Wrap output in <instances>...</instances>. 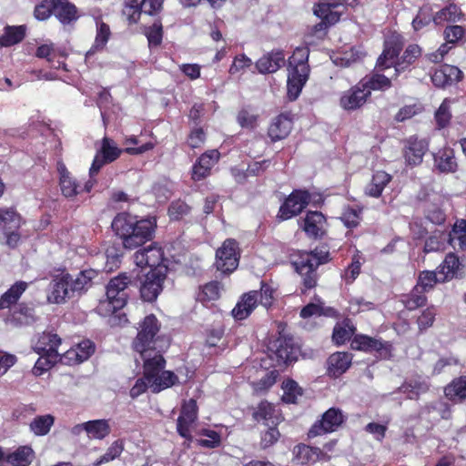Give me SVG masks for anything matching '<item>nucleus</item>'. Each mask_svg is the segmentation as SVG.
Here are the masks:
<instances>
[{
    "label": "nucleus",
    "mask_w": 466,
    "mask_h": 466,
    "mask_svg": "<svg viewBox=\"0 0 466 466\" xmlns=\"http://www.w3.org/2000/svg\"><path fill=\"white\" fill-rule=\"evenodd\" d=\"M157 319L148 315L144 319L140 329L133 341L134 350L144 361V375L152 392L158 393L178 382L177 376L170 370H163L166 360L157 350L159 338Z\"/></svg>",
    "instance_id": "obj_1"
},
{
    "label": "nucleus",
    "mask_w": 466,
    "mask_h": 466,
    "mask_svg": "<svg viewBox=\"0 0 466 466\" xmlns=\"http://www.w3.org/2000/svg\"><path fill=\"white\" fill-rule=\"evenodd\" d=\"M113 230L122 239L126 248L134 249L153 238L155 219H141L126 214H118L111 225Z\"/></svg>",
    "instance_id": "obj_2"
},
{
    "label": "nucleus",
    "mask_w": 466,
    "mask_h": 466,
    "mask_svg": "<svg viewBox=\"0 0 466 466\" xmlns=\"http://www.w3.org/2000/svg\"><path fill=\"white\" fill-rule=\"evenodd\" d=\"M96 276L93 269L83 270L76 275L69 273L54 278L49 285L47 300L51 303L61 304L67 299L80 296L92 285V279Z\"/></svg>",
    "instance_id": "obj_3"
},
{
    "label": "nucleus",
    "mask_w": 466,
    "mask_h": 466,
    "mask_svg": "<svg viewBox=\"0 0 466 466\" xmlns=\"http://www.w3.org/2000/svg\"><path fill=\"white\" fill-rule=\"evenodd\" d=\"M309 49L307 46L297 47L289 58V76L287 83L288 96L290 100H296L309 74L308 64Z\"/></svg>",
    "instance_id": "obj_4"
},
{
    "label": "nucleus",
    "mask_w": 466,
    "mask_h": 466,
    "mask_svg": "<svg viewBox=\"0 0 466 466\" xmlns=\"http://www.w3.org/2000/svg\"><path fill=\"white\" fill-rule=\"evenodd\" d=\"M130 284L131 279L126 274L111 279L106 285V301L100 303L99 310L105 309L107 312H115L122 309L127 301V289Z\"/></svg>",
    "instance_id": "obj_5"
},
{
    "label": "nucleus",
    "mask_w": 466,
    "mask_h": 466,
    "mask_svg": "<svg viewBox=\"0 0 466 466\" xmlns=\"http://www.w3.org/2000/svg\"><path fill=\"white\" fill-rule=\"evenodd\" d=\"M269 357L275 359L278 365L289 364L296 361L299 353V348L294 342V339L286 334L269 341L268 346Z\"/></svg>",
    "instance_id": "obj_6"
},
{
    "label": "nucleus",
    "mask_w": 466,
    "mask_h": 466,
    "mask_svg": "<svg viewBox=\"0 0 466 466\" xmlns=\"http://www.w3.org/2000/svg\"><path fill=\"white\" fill-rule=\"evenodd\" d=\"M328 254L319 256L316 252H305L294 262L296 270L303 278V285L306 289H312L317 284L318 267L327 261Z\"/></svg>",
    "instance_id": "obj_7"
},
{
    "label": "nucleus",
    "mask_w": 466,
    "mask_h": 466,
    "mask_svg": "<svg viewBox=\"0 0 466 466\" xmlns=\"http://www.w3.org/2000/svg\"><path fill=\"white\" fill-rule=\"evenodd\" d=\"M162 5L163 0H125L122 13L130 25L137 24L142 14L155 15Z\"/></svg>",
    "instance_id": "obj_8"
},
{
    "label": "nucleus",
    "mask_w": 466,
    "mask_h": 466,
    "mask_svg": "<svg viewBox=\"0 0 466 466\" xmlns=\"http://www.w3.org/2000/svg\"><path fill=\"white\" fill-rule=\"evenodd\" d=\"M122 151L123 150L116 146L113 139L105 137L101 140L100 148L97 149L89 169L90 177L96 176L105 165L116 160L120 157Z\"/></svg>",
    "instance_id": "obj_9"
},
{
    "label": "nucleus",
    "mask_w": 466,
    "mask_h": 466,
    "mask_svg": "<svg viewBox=\"0 0 466 466\" xmlns=\"http://www.w3.org/2000/svg\"><path fill=\"white\" fill-rule=\"evenodd\" d=\"M239 254L238 243L234 239H227L216 252V267L223 273H230L238 265Z\"/></svg>",
    "instance_id": "obj_10"
},
{
    "label": "nucleus",
    "mask_w": 466,
    "mask_h": 466,
    "mask_svg": "<svg viewBox=\"0 0 466 466\" xmlns=\"http://www.w3.org/2000/svg\"><path fill=\"white\" fill-rule=\"evenodd\" d=\"M167 268H158L149 270L140 288L141 298L145 301L152 302L157 299L162 290V285L166 279Z\"/></svg>",
    "instance_id": "obj_11"
},
{
    "label": "nucleus",
    "mask_w": 466,
    "mask_h": 466,
    "mask_svg": "<svg viewBox=\"0 0 466 466\" xmlns=\"http://www.w3.org/2000/svg\"><path fill=\"white\" fill-rule=\"evenodd\" d=\"M310 197V193L307 190H294L281 205L279 217L286 220L297 216L309 203Z\"/></svg>",
    "instance_id": "obj_12"
},
{
    "label": "nucleus",
    "mask_w": 466,
    "mask_h": 466,
    "mask_svg": "<svg viewBox=\"0 0 466 466\" xmlns=\"http://www.w3.org/2000/svg\"><path fill=\"white\" fill-rule=\"evenodd\" d=\"M344 420V415L339 409L330 408L323 415L322 419L317 421L309 430V437H315L327 432L336 431Z\"/></svg>",
    "instance_id": "obj_13"
},
{
    "label": "nucleus",
    "mask_w": 466,
    "mask_h": 466,
    "mask_svg": "<svg viewBox=\"0 0 466 466\" xmlns=\"http://www.w3.org/2000/svg\"><path fill=\"white\" fill-rule=\"evenodd\" d=\"M403 46L401 37L399 35H393L388 38L384 43V49L382 54L377 60V68L384 70L390 68L397 63V56L400 53Z\"/></svg>",
    "instance_id": "obj_14"
},
{
    "label": "nucleus",
    "mask_w": 466,
    "mask_h": 466,
    "mask_svg": "<svg viewBox=\"0 0 466 466\" xmlns=\"http://www.w3.org/2000/svg\"><path fill=\"white\" fill-rule=\"evenodd\" d=\"M351 348L357 350L377 351L380 357L388 358L390 355L391 345L380 339L366 335H357L351 341Z\"/></svg>",
    "instance_id": "obj_15"
},
{
    "label": "nucleus",
    "mask_w": 466,
    "mask_h": 466,
    "mask_svg": "<svg viewBox=\"0 0 466 466\" xmlns=\"http://www.w3.org/2000/svg\"><path fill=\"white\" fill-rule=\"evenodd\" d=\"M314 15L321 19L312 27V34L319 36L324 35L327 28L336 24L342 15V11H331L322 1L314 7Z\"/></svg>",
    "instance_id": "obj_16"
},
{
    "label": "nucleus",
    "mask_w": 466,
    "mask_h": 466,
    "mask_svg": "<svg viewBox=\"0 0 466 466\" xmlns=\"http://www.w3.org/2000/svg\"><path fill=\"white\" fill-rule=\"evenodd\" d=\"M134 261L138 267H148L150 270L158 268H167L162 265L163 251L161 248L150 245L147 248L137 250L134 255Z\"/></svg>",
    "instance_id": "obj_17"
},
{
    "label": "nucleus",
    "mask_w": 466,
    "mask_h": 466,
    "mask_svg": "<svg viewBox=\"0 0 466 466\" xmlns=\"http://www.w3.org/2000/svg\"><path fill=\"white\" fill-rule=\"evenodd\" d=\"M198 407L195 400L190 399L182 406L181 413L177 419V429L185 439H190V426L197 419Z\"/></svg>",
    "instance_id": "obj_18"
},
{
    "label": "nucleus",
    "mask_w": 466,
    "mask_h": 466,
    "mask_svg": "<svg viewBox=\"0 0 466 466\" xmlns=\"http://www.w3.org/2000/svg\"><path fill=\"white\" fill-rule=\"evenodd\" d=\"M427 150L428 143L424 139L410 137L407 139L404 147V157L407 164L410 166L420 165Z\"/></svg>",
    "instance_id": "obj_19"
},
{
    "label": "nucleus",
    "mask_w": 466,
    "mask_h": 466,
    "mask_svg": "<svg viewBox=\"0 0 466 466\" xmlns=\"http://www.w3.org/2000/svg\"><path fill=\"white\" fill-rule=\"evenodd\" d=\"M325 225L326 218L322 213L309 211L302 220L301 228L309 237L318 238L324 235Z\"/></svg>",
    "instance_id": "obj_20"
},
{
    "label": "nucleus",
    "mask_w": 466,
    "mask_h": 466,
    "mask_svg": "<svg viewBox=\"0 0 466 466\" xmlns=\"http://www.w3.org/2000/svg\"><path fill=\"white\" fill-rule=\"evenodd\" d=\"M437 268L438 273L441 274V280L446 282L452 279L461 277L463 265L457 255L450 252Z\"/></svg>",
    "instance_id": "obj_21"
},
{
    "label": "nucleus",
    "mask_w": 466,
    "mask_h": 466,
    "mask_svg": "<svg viewBox=\"0 0 466 466\" xmlns=\"http://www.w3.org/2000/svg\"><path fill=\"white\" fill-rule=\"evenodd\" d=\"M370 95V90L361 86L360 82L356 86L343 94L340 98V105L347 110H354L361 106Z\"/></svg>",
    "instance_id": "obj_22"
},
{
    "label": "nucleus",
    "mask_w": 466,
    "mask_h": 466,
    "mask_svg": "<svg viewBox=\"0 0 466 466\" xmlns=\"http://www.w3.org/2000/svg\"><path fill=\"white\" fill-rule=\"evenodd\" d=\"M219 153L218 150H209L202 154L192 168V178L201 180L209 175L210 169L218 162Z\"/></svg>",
    "instance_id": "obj_23"
},
{
    "label": "nucleus",
    "mask_w": 466,
    "mask_h": 466,
    "mask_svg": "<svg viewBox=\"0 0 466 466\" xmlns=\"http://www.w3.org/2000/svg\"><path fill=\"white\" fill-rule=\"evenodd\" d=\"M35 459V452L29 446H21L14 452L1 459L0 466H29Z\"/></svg>",
    "instance_id": "obj_24"
},
{
    "label": "nucleus",
    "mask_w": 466,
    "mask_h": 466,
    "mask_svg": "<svg viewBox=\"0 0 466 466\" xmlns=\"http://www.w3.org/2000/svg\"><path fill=\"white\" fill-rule=\"evenodd\" d=\"M285 63V56L283 51L276 50L260 57L256 66L259 73L269 74L274 73L279 69Z\"/></svg>",
    "instance_id": "obj_25"
},
{
    "label": "nucleus",
    "mask_w": 466,
    "mask_h": 466,
    "mask_svg": "<svg viewBox=\"0 0 466 466\" xmlns=\"http://www.w3.org/2000/svg\"><path fill=\"white\" fill-rule=\"evenodd\" d=\"M291 129V119L288 116L281 114L272 120L268 134L270 139L275 142L286 138Z\"/></svg>",
    "instance_id": "obj_26"
},
{
    "label": "nucleus",
    "mask_w": 466,
    "mask_h": 466,
    "mask_svg": "<svg viewBox=\"0 0 466 466\" xmlns=\"http://www.w3.org/2000/svg\"><path fill=\"white\" fill-rule=\"evenodd\" d=\"M258 302V294L256 290L245 294L241 300L238 302L232 309V315L236 319H245L248 318Z\"/></svg>",
    "instance_id": "obj_27"
},
{
    "label": "nucleus",
    "mask_w": 466,
    "mask_h": 466,
    "mask_svg": "<svg viewBox=\"0 0 466 466\" xmlns=\"http://www.w3.org/2000/svg\"><path fill=\"white\" fill-rule=\"evenodd\" d=\"M35 321V309L25 303L18 304L7 319V322L15 327L30 325Z\"/></svg>",
    "instance_id": "obj_28"
},
{
    "label": "nucleus",
    "mask_w": 466,
    "mask_h": 466,
    "mask_svg": "<svg viewBox=\"0 0 466 466\" xmlns=\"http://www.w3.org/2000/svg\"><path fill=\"white\" fill-rule=\"evenodd\" d=\"M352 358L347 352H336L328 359L329 373L337 378L344 373L350 366Z\"/></svg>",
    "instance_id": "obj_29"
},
{
    "label": "nucleus",
    "mask_w": 466,
    "mask_h": 466,
    "mask_svg": "<svg viewBox=\"0 0 466 466\" xmlns=\"http://www.w3.org/2000/svg\"><path fill=\"white\" fill-rule=\"evenodd\" d=\"M434 166L441 173H453L457 170L458 164L454 152L451 148L439 150L434 154Z\"/></svg>",
    "instance_id": "obj_30"
},
{
    "label": "nucleus",
    "mask_w": 466,
    "mask_h": 466,
    "mask_svg": "<svg viewBox=\"0 0 466 466\" xmlns=\"http://www.w3.org/2000/svg\"><path fill=\"white\" fill-rule=\"evenodd\" d=\"M54 15L63 25H69L78 18L76 7L68 0H56Z\"/></svg>",
    "instance_id": "obj_31"
},
{
    "label": "nucleus",
    "mask_w": 466,
    "mask_h": 466,
    "mask_svg": "<svg viewBox=\"0 0 466 466\" xmlns=\"http://www.w3.org/2000/svg\"><path fill=\"white\" fill-rule=\"evenodd\" d=\"M27 287L28 284L25 281H17L12 285L10 289L0 297V310L10 309L12 306L15 305Z\"/></svg>",
    "instance_id": "obj_32"
},
{
    "label": "nucleus",
    "mask_w": 466,
    "mask_h": 466,
    "mask_svg": "<svg viewBox=\"0 0 466 466\" xmlns=\"http://www.w3.org/2000/svg\"><path fill=\"white\" fill-rule=\"evenodd\" d=\"M61 345V339L57 334L52 332H43L34 345V350L36 353H50L58 351V346Z\"/></svg>",
    "instance_id": "obj_33"
},
{
    "label": "nucleus",
    "mask_w": 466,
    "mask_h": 466,
    "mask_svg": "<svg viewBox=\"0 0 466 466\" xmlns=\"http://www.w3.org/2000/svg\"><path fill=\"white\" fill-rule=\"evenodd\" d=\"M391 176L385 171H377L373 174L370 182L365 187V194L372 197H380L385 187L390 182Z\"/></svg>",
    "instance_id": "obj_34"
},
{
    "label": "nucleus",
    "mask_w": 466,
    "mask_h": 466,
    "mask_svg": "<svg viewBox=\"0 0 466 466\" xmlns=\"http://www.w3.org/2000/svg\"><path fill=\"white\" fill-rule=\"evenodd\" d=\"M321 451L319 448L299 444L293 449L294 461L297 464H308L319 460Z\"/></svg>",
    "instance_id": "obj_35"
},
{
    "label": "nucleus",
    "mask_w": 466,
    "mask_h": 466,
    "mask_svg": "<svg viewBox=\"0 0 466 466\" xmlns=\"http://www.w3.org/2000/svg\"><path fill=\"white\" fill-rule=\"evenodd\" d=\"M21 216L15 208H0V231L18 230L21 227Z\"/></svg>",
    "instance_id": "obj_36"
},
{
    "label": "nucleus",
    "mask_w": 466,
    "mask_h": 466,
    "mask_svg": "<svg viewBox=\"0 0 466 466\" xmlns=\"http://www.w3.org/2000/svg\"><path fill=\"white\" fill-rule=\"evenodd\" d=\"M25 35V25H6L0 36V46H11L20 43Z\"/></svg>",
    "instance_id": "obj_37"
},
{
    "label": "nucleus",
    "mask_w": 466,
    "mask_h": 466,
    "mask_svg": "<svg viewBox=\"0 0 466 466\" xmlns=\"http://www.w3.org/2000/svg\"><path fill=\"white\" fill-rule=\"evenodd\" d=\"M421 54L420 47L417 45L409 46L402 56L395 63V74L397 76L400 73L405 71Z\"/></svg>",
    "instance_id": "obj_38"
},
{
    "label": "nucleus",
    "mask_w": 466,
    "mask_h": 466,
    "mask_svg": "<svg viewBox=\"0 0 466 466\" xmlns=\"http://www.w3.org/2000/svg\"><path fill=\"white\" fill-rule=\"evenodd\" d=\"M276 410L272 404L268 401H262L253 413V417L257 421H264V424L277 425L279 422L278 416L275 415Z\"/></svg>",
    "instance_id": "obj_39"
},
{
    "label": "nucleus",
    "mask_w": 466,
    "mask_h": 466,
    "mask_svg": "<svg viewBox=\"0 0 466 466\" xmlns=\"http://www.w3.org/2000/svg\"><path fill=\"white\" fill-rule=\"evenodd\" d=\"M110 425L106 420H94L86 421V433L90 439L103 440L109 435Z\"/></svg>",
    "instance_id": "obj_40"
},
{
    "label": "nucleus",
    "mask_w": 466,
    "mask_h": 466,
    "mask_svg": "<svg viewBox=\"0 0 466 466\" xmlns=\"http://www.w3.org/2000/svg\"><path fill=\"white\" fill-rule=\"evenodd\" d=\"M40 357L36 360L33 372L36 376L42 375L59 361L60 352L51 351L50 353H38Z\"/></svg>",
    "instance_id": "obj_41"
},
{
    "label": "nucleus",
    "mask_w": 466,
    "mask_h": 466,
    "mask_svg": "<svg viewBox=\"0 0 466 466\" xmlns=\"http://www.w3.org/2000/svg\"><path fill=\"white\" fill-rule=\"evenodd\" d=\"M451 244L455 248L459 247L462 251H466V220L457 221L450 234Z\"/></svg>",
    "instance_id": "obj_42"
},
{
    "label": "nucleus",
    "mask_w": 466,
    "mask_h": 466,
    "mask_svg": "<svg viewBox=\"0 0 466 466\" xmlns=\"http://www.w3.org/2000/svg\"><path fill=\"white\" fill-rule=\"evenodd\" d=\"M444 282L441 280V274L438 273V268H436L435 271L424 270L420 272L416 286L422 291L427 292L432 289L437 283Z\"/></svg>",
    "instance_id": "obj_43"
},
{
    "label": "nucleus",
    "mask_w": 466,
    "mask_h": 466,
    "mask_svg": "<svg viewBox=\"0 0 466 466\" xmlns=\"http://www.w3.org/2000/svg\"><path fill=\"white\" fill-rule=\"evenodd\" d=\"M55 418L50 415L36 416L30 423V430L37 436H44L50 431Z\"/></svg>",
    "instance_id": "obj_44"
},
{
    "label": "nucleus",
    "mask_w": 466,
    "mask_h": 466,
    "mask_svg": "<svg viewBox=\"0 0 466 466\" xmlns=\"http://www.w3.org/2000/svg\"><path fill=\"white\" fill-rule=\"evenodd\" d=\"M461 15L460 8L456 5L451 4L435 14L433 22L435 25H441L444 22H456L460 19Z\"/></svg>",
    "instance_id": "obj_45"
},
{
    "label": "nucleus",
    "mask_w": 466,
    "mask_h": 466,
    "mask_svg": "<svg viewBox=\"0 0 466 466\" xmlns=\"http://www.w3.org/2000/svg\"><path fill=\"white\" fill-rule=\"evenodd\" d=\"M445 394L451 400L466 399V376H461L453 380L446 388Z\"/></svg>",
    "instance_id": "obj_46"
},
{
    "label": "nucleus",
    "mask_w": 466,
    "mask_h": 466,
    "mask_svg": "<svg viewBox=\"0 0 466 466\" xmlns=\"http://www.w3.org/2000/svg\"><path fill=\"white\" fill-rule=\"evenodd\" d=\"M429 390V385L425 381L410 380L402 384L399 390L407 395L410 400L417 399L421 393H425Z\"/></svg>",
    "instance_id": "obj_47"
},
{
    "label": "nucleus",
    "mask_w": 466,
    "mask_h": 466,
    "mask_svg": "<svg viewBox=\"0 0 466 466\" xmlns=\"http://www.w3.org/2000/svg\"><path fill=\"white\" fill-rule=\"evenodd\" d=\"M361 86L372 90H385L390 87L391 82L390 79L384 75L374 74L370 77L364 78L360 81Z\"/></svg>",
    "instance_id": "obj_48"
},
{
    "label": "nucleus",
    "mask_w": 466,
    "mask_h": 466,
    "mask_svg": "<svg viewBox=\"0 0 466 466\" xmlns=\"http://www.w3.org/2000/svg\"><path fill=\"white\" fill-rule=\"evenodd\" d=\"M221 287L217 281H211L204 285L198 293V300L208 303L218 299L220 296Z\"/></svg>",
    "instance_id": "obj_49"
},
{
    "label": "nucleus",
    "mask_w": 466,
    "mask_h": 466,
    "mask_svg": "<svg viewBox=\"0 0 466 466\" xmlns=\"http://www.w3.org/2000/svg\"><path fill=\"white\" fill-rule=\"evenodd\" d=\"M355 332V328L350 320H345L340 325L335 326L332 339L336 344L340 345L349 340Z\"/></svg>",
    "instance_id": "obj_50"
},
{
    "label": "nucleus",
    "mask_w": 466,
    "mask_h": 466,
    "mask_svg": "<svg viewBox=\"0 0 466 466\" xmlns=\"http://www.w3.org/2000/svg\"><path fill=\"white\" fill-rule=\"evenodd\" d=\"M454 101V99L445 98L437 109L435 120L439 128H443L449 125L451 118V104Z\"/></svg>",
    "instance_id": "obj_51"
},
{
    "label": "nucleus",
    "mask_w": 466,
    "mask_h": 466,
    "mask_svg": "<svg viewBox=\"0 0 466 466\" xmlns=\"http://www.w3.org/2000/svg\"><path fill=\"white\" fill-rule=\"evenodd\" d=\"M425 291H422L420 289H418L417 286L411 290L410 294L404 300L405 307L409 310H414L426 303V297L424 295Z\"/></svg>",
    "instance_id": "obj_52"
},
{
    "label": "nucleus",
    "mask_w": 466,
    "mask_h": 466,
    "mask_svg": "<svg viewBox=\"0 0 466 466\" xmlns=\"http://www.w3.org/2000/svg\"><path fill=\"white\" fill-rule=\"evenodd\" d=\"M109 35H110L109 26L105 23H101L97 26V32H96V36L95 39V44L93 45L92 48L87 52L86 56L94 54L96 50L102 49L106 46V42L108 41Z\"/></svg>",
    "instance_id": "obj_53"
},
{
    "label": "nucleus",
    "mask_w": 466,
    "mask_h": 466,
    "mask_svg": "<svg viewBox=\"0 0 466 466\" xmlns=\"http://www.w3.org/2000/svg\"><path fill=\"white\" fill-rule=\"evenodd\" d=\"M266 427L267 429L261 431L260 445L263 449L273 445L280 437V433L276 428V425H269V423H266Z\"/></svg>",
    "instance_id": "obj_54"
},
{
    "label": "nucleus",
    "mask_w": 466,
    "mask_h": 466,
    "mask_svg": "<svg viewBox=\"0 0 466 466\" xmlns=\"http://www.w3.org/2000/svg\"><path fill=\"white\" fill-rule=\"evenodd\" d=\"M122 451V444L118 441H114L111 444V446L106 450V453L93 463V466H100L104 463H107L113 461L114 459L120 456Z\"/></svg>",
    "instance_id": "obj_55"
},
{
    "label": "nucleus",
    "mask_w": 466,
    "mask_h": 466,
    "mask_svg": "<svg viewBox=\"0 0 466 466\" xmlns=\"http://www.w3.org/2000/svg\"><path fill=\"white\" fill-rule=\"evenodd\" d=\"M361 210L358 208L347 207L341 214V220L347 228H355L360 221Z\"/></svg>",
    "instance_id": "obj_56"
},
{
    "label": "nucleus",
    "mask_w": 466,
    "mask_h": 466,
    "mask_svg": "<svg viewBox=\"0 0 466 466\" xmlns=\"http://www.w3.org/2000/svg\"><path fill=\"white\" fill-rule=\"evenodd\" d=\"M432 10L430 6L425 5L420 9L418 15L412 21V26L414 30L418 31L421 29L423 26L429 25L431 21H433Z\"/></svg>",
    "instance_id": "obj_57"
},
{
    "label": "nucleus",
    "mask_w": 466,
    "mask_h": 466,
    "mask_svg": "<svg viewBox=\"0 0 466 466\" xmlns=\"http://www.w3.org/2000/svg\"><path fill=\"white\" fill-rule=\"evenodd\" d=\"M283 400L288 403H295L298 395H301L300 388L295 380H288L283 382Z\"/></svg>",
    "instance_id": "obj_58"
},
{
    "label": "nucleus",
    "mask_w": 466,
    "mask_h": 466,
    "mask_svg": "<svg viewBox=\"0 0 466 466\" xmlns=\"http://www.w3.org/2000/svg\"><path fill=\"white\" fill-rule=\"evenodd\" d=\"M59 180L62 194L66 198H73L80 193V186L75 181V179H73V177H71V176H66L64 178H59Z\"/></svg>",
    "instance_id": "obj_59"
},
{
    "label": "nucleus",
    "mask_w": 466,
    "mask_h": 466,
    "mask_svg": "<svg viewBox=\"0 0 466 466\" xmlns=\"http://www.w3.org/2000/svg\"><path fill=\"white\" fill-rule=\"evenodd\" d=\"M146 35L148 40V45L150 46H157L162 42L163 32H162V25L160 21H156L151 26L147 27L146 30Z\"/></svg>",
    "instance_id": "obj_60"
},
{
    "label": "nucleus",
    "mask_w": 466,
    "mask_h": 466,
    "mask_svg": "<svg viewBox=\"0 0 466 466\" xmlns=\"http://www.w3.org/2000/svg\"><path fill=\"white\" fill-rule=\"evenodd\" d=\"M56 0H43L35 8L34 15L37 20H46L54 15Z\"/></svg>",
    "instance_id": "obj_61"
},
{
    "label": "nucleus",
    "mask_w": 466,
    "mask_h": 466,
    "mask_svg": "<svg viewBox=\"0 0 466 466\" xmlns=\"http://www.w3.org/2000/svg\"><path fill=\"white\" fill-rule=\"evenodd\" d=\"M332 312L331 308L325 309L322 304L309 303L301 309L300 316L306 319L314 315H331Z\"/></svg>",
    "instance_id": "obj_62"
},
{
    "label": "nucleus",
    "mask_w": 466,
    "mask_h": 466,
    "mask_svg": "<svg viewBox=\"0 0 466 466\" xmlns=\"http://www.w3.org/2000/svg\"><path fill=\"white\" fill-rule=\"evenodd\" d=\"M436 310L434 308H428L423 310L421 315L417 319L420 331H423L431 327L434 322Z\"/></svg>",
    "instance_id": "obj_63"
},
{
    "label": "nucleus",
    "mask_w": 466,
    "mask_h": 466,
    "mask_svg": "<svg viewBox=\"0 0 466 466\" xmlns=\"http://www.w3.org/2000/svg\"><path fill=\"white\" fill-rule=\"evenodd\" d=\"M465 30L461 25L447 26L444 30V37L448 43L454 44L463 37Z\"/></svg>",
    "instance_id": "obj_64"
}]
</instances>
